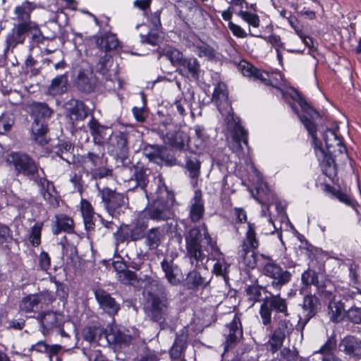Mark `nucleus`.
Listing matches in <instances>:
<instances>
[{
  "label": "nucleus",
  "mask_w": 361,
  "mask_h": 361,
  "mask_svg": "<svg viewBox=\"0 0 361 361\" xmlns=\"http://www.w3.org/2000/svg\"><path fill=\"white\" fill-rule=\"evenodd\" d=\"M8 161L11 163L18 173H20L33 180H48L42 169H39L35 161L25 154L12 152Z\"/></svg>",
  "instance_id": "nucleus-7"
},
{
  "label": "nucleus",
  "mask_w": 361,
  "mask_h": 361,
  "mask_svg": "<svg viewBox=\"0 0 361 361\" xmlns=\"http://www.w3.org/2000/svg\"><path fill=\"white\" fill-rule=\"evenodd\" d=\"M315 287L317 294L329 301L336 297L334 294L336 288L330 280H321Z\"/></svg>",
  "instance_id": "nucleus-46"
},
{
  "label": "nucleus",
  "mask_w": 361,
  "mask_h": 361,
  "mask_svg": "<svg viewBox=\"0 0 361 361\" xmlns=\"http://www.w3.org/2000/svg\"><path fill=\"white\" fill-rule=\"evenodd\" d=\"M242 184L247 187L251 195L259 202H269L274 199V193L267 182H247V184L242 182Z\"/></svg>",
  "instance_id": "nucleus-26"
},
{
  "label": "nucleus",
  "mask_w": 361,
  "mask_h": 361,
  "mask_svg": "<svg viewBox=\"0 0 361 361\" xmlns=\"http://www.w3.org/2000/svg\"><path fill=\"white\" fill-rule=\"evenodd\" d=\"M322 189L325 193L330 195L332 197L338 200L340 202L348 206H353L354 201L349 195L346 189L342 190L337 184L331 185L330 184H322Z\"/></svg>",
  "instance_id": "nucleus-34"
},
{
  "label": "nucleus",
  "mask_w": 361,
  "mask_h": 361,
  "mask_svg": "<svg viewBox=\"0 0 361 361\" xmlns=\"http://www.w3.org/2000/svg\"><path fill=\"white\" fill-rule=\"evenodd\" d=\"M32 25L33 26H32L31 28V34L30 35L29 41L30 50L40 44H44V41L49 39L48 37L43 36L41 30L36 23H32Z\"/></svg>",
  "instance_id": "nucleus-55"
},
{
  "label": "nucleus",
  "mask_w": 361,
  "mask_h": 361,
  "mask_svg": "<svg viewBox=\"0 0 361 361\" xmlns=\"http://www.w3.org/2000/svg\"><path fill=\"white\" fill-rule=\"evenodd\" d=\"M161 267L164 273L165 278L171 285L176 286L180 283V280L178 278V275L180 270L172 259L164 258L161 262Z\"/></svg>",
  "instance_id": "nucleus-31"
},
{
  "label": "nucleus",
  "mask_w": 361,
  "mask_h": 361,
  "mask_svg": "<svg viewBox=\"0 0 361 361\" xmlns=\"http://www.w3.org/2000/svg\"><path fill=\"white\" fill-rule=\"evenodd\" d=\"M238 16L252 27H258L259 26L260 20L257 14L241 10L238 12Z\"/></svg>",
  "instance_id": "nucleus-62"
},
{
  "label": "nucleus",
  "mask_w": 361,
  "mask_h": 361,
  "mask_svg": "<svg viewBox=\"0 0 361 361\" xmlns=\"http://www.w3.org/2000/svg\"><path fill=\"white\" fill-rule=\"evenodd\" d=\"M37 319L44 329V334H45V331H48L59 325V314L52 311L39 314Z\"/></svg>",
  "instance_id": "nucleus-41"
},
{
  "label": "nucleus",
  "mask_w": 361,
  "mask_h": 361,
  "mask_svg": "<svg viewBox=\"0 0 361 361\" xmlns=\"http://www.w3.org/2000/svg\"><path fill=\"white\" fill-rule=\"evenodd\" d=\"M185 281L188 288L194 289L199 287H205L209 283L210 279L203 276L196 270H192L188 273Z\"/></svg>",
  "instance_id": "nucleus-45"
},
{
  "label": "nucleus",
  "mask_w": 361,
  "mask_h": 361,
  "mask_svg": "<svg viewBox=\"0 0 361 361\" xmlns=\"http://www.w3.org/2000/svg\"><path fill=\"white\" fill-rule=\"evenodd\" d=\"M36 8L35 5L28 1H25L20 6L14 9V13L18 20L22 22L30 21V13Z\"/></svg>",
  "instance_id": "nucleus-50"
},
{
  "label": "nucleus",
  "mask_w": 361,
  "mask_h": 361,
  "mask_svg": "<svg viewBox=\"0 0 361 361\" xmlns=\"http://www.w3.org/2000/svg\"><path fill=\"white\" fill-rule=\"evenodd\" d=\"M73 230L74 223L71 218L64 214L55 216L54 225L52 228V232L54 235H59L62 231L71 233Z\"/></svg>",
  "instance_id": "nucleus-37"
},
{
  "label": "nucleus",
  "mask_w": 361,
  "mask_h": 361,
  "mask_svg": "<svg viewBox=\"0 0 361 361\" xmlns=\"http://www.w3.org/2000/svg\"><path fill=\"white\" fill-rule=\"evenodd\" d=\"M301 281L302 284L305 286L310 285H314L316 286V285L318 284V282L319 281L317 273L310 269L305 271L302 274Z\"/></svg>",
  "instance_id": "nucleus-60"
},
{
  "label": "nucleus",
  "mask_w": 361,
  "mask_h": 361,
  "mask_svg": "<svg viewBox=\"0 0 361 361\" xmlns=\"http://www.w3.org/2000/svg\"><path fill=\"white\" fill-rule=\"evenodd\" d=\"M271 330V335L267 343V348L272 353L277 352L283 345L286 336L292 334L294 326L289 319L282 316H275L274 323L271 326H266Z\"/></svg>",
  "instance_id": "nucleus-8"
},
{
  "label": "nucleus",
  "mask_w": 361,
  "mask_h": 361,
  "mask_svg": "<svg viewBox=\"0 0 361 361\" xmlns=\"http://www.w3.org/2000/svg\"><path fill=\"white\" fill-rule=\"evenodd\" d=\"M273 311L282 314L285 317L289 316L287 300L281 298L280 294L269 293V295L262 300L259 308V315L264 326H271Z\"/></svg>",
  "instance_id": "nucleus-9"
},
{
  "label": "nucleus",
  "mask_w": 361,
  "mask_h": 361,
  "mask_svg": "<svg viewBox=\"0 0 361 361\" xmlns=\"http://www.w3.org/2000/svg\"><path fill=\"white\" fill-rule=\"evenodd\" d=\"M147 227V224L137 221L133 226L121 225L114 235L118 243L136 241L143 238L144 231Z\"/></svg>",
  "instance_id": "nucleus-20"
},
{
  "label": "nucleus",
  "mask_w": 361,
  "mask_h": 361,
  "mask_svg": "<svg viewBox=\"0 0 361 361\" xmlns=\"http://www.w3.org/2000/svg\"><path fill=\"white\" fill-rule=\"evenodd\" d=\"M144 190L148 200H159L168 199L175 201L173 192H170L163 182H139Z\"/></svg>",
  "instance_id": "nucleus-21"
},
{
  "label": "nucleus",
  "mask_w": 361,
  "mask_h": 361,
  "mask_svg": "<svg viewBox=\"0 0 361 361\" xmlns=\"http://www.w3.org/2000/svg\"><path fill=\"white\" fill-rule=\"evenodd\" d=\"M68 85V73L57 75L47 87V93L51 96L61 95L67 92Z\"/></svg>",
  "instance_id": "nucleus-35"
},
{
  "label": "nucleus",
  "mask_w": 361,
  "mask_h": 361,
  "mask_svg": "<svg viewBox=\"0 0 361 361\" xmlns=\"http://www.w3.org/2000/svg\"><path fill=\"white\" fill-rule=\"evenodd\" d=\"M239 255L242 263L250 269H254L259 266L260 270L262 269V262H264L262 257H267L264 254L257 253L254 250H245L241 248L239 251Z\"/></svg>",
  "instance_id": "nucleus-36"
},
{
  "label": "nucleus",
  "mask_w": 361,
  "mask_h": 361,
  "mask_svg": "<svg viewBox=\"0 0 361 361\" xmlns=\"http://www.w3.org/2000/svg\"><path fill=\"white\" fill-rule=\"evenodd\" d=\"M87 127L94 144L98 147V151H104V144L112 135V129L101 124L93 115L87 122Z\"/></svg>",
  "instance_id": "nucleus-17"
},
{
  "label": "nucleus",
  "mask_w": 361,
  "mask_h": 361,
  "mask_svg": "<svg viewBox=\"0 0 361 361\" xmlns=\"http://www.w3.org/2000/svg\"><path fill=\"white\" fill-rule=\"evenodd\" d=\"M33 22H22L18 23L13 29V33L9 37L8 41L11 45L16 46L18 44H23L27 36L30 37Z\"/></svg>",
  "instance_id": "nucleus-32"
},
{
  "label": "nucleus",
  "mask_w": 361,
  "mask_h": 361,
  "mask_svg": "<svg viewBox=\"0 0 361 361\" xmlns=\"http://www.w3.org/2000/svg\"><path fill=\"white\" fill-rule=\"evenodd\" d=\"M130 170L133 173V176L128 180H145L147 173L149 171L140 163L134 165Z\"/></svg>",
  "instance_id": "nucleus-57"
},
{
  "label": "nucleus",
  "mask_w": 361,
  "mask_h": 361,
  "mask_svg": "<svg viewBox=\"0 0 361 361\" xmlns=\"http://www.w3.org/2000/svg\"><path fill=\"white\" fill-rule=\"evenodd\" d=\"M241 71L243 75L252 78L254 80H259L267 85L279 89L281 84V75L279 73L269 74L267 72L257 68L251 63L245 62L241 65Z\"/></svg>",
  "instance_id": "nucleus-14"
},
{
  "label": "nucleus",
  "mask_w": 361,
  "mask_h": 361,
  "mask_svg": "<svg viewBox=\"0 0 361 361\" xmlns=\"http://www.w3.org/2000/svg\"><path fill=\"white\" fill-rule=\"evenodd\" d=\"M117 279L121 283L125 285H134L138 281L137 274L134 271L127 269L119 273V275L117 276Z\"/></svg>",
  "instance_id": "nucleus-58"
},
{
  "label": "nucleus",
  "mask_w": 361,
  "mask_h": 361,
  "mask_svg": "<svg viewBox=\"0 0 361 361\" xmlns=\"http://www.w3.org/2000/svg\"><path fill=\"white\" fill-rule=\"evenodd\" d=\"M344 305L341 300L334 298L329 301L328 315L332 322H338L343 318Z\"/></svg>",
  "instance_id": "nucleus-44"
},
{
  "label": "nucleus",
  "mask_w": 361,
  "mask_h": 361,
  "mask_svg": "<svg viewBox=\"0 0 361 361\" xmlns=\"http://www.w3.org/2000/svg\"><path fill=\"white\" fill-rule=\"evenodd\" d=\"M112 65L113 58L111 54L106 52L103 54L101 53L95 68L98 73L105 76L108 73L109 68Z\"/></svg>",
  "instance_id": "nucleus-53"
},
{
  "label": "nucleus",
  "mask_w": 361,
  "mask_h": 361,
  "mask_svg": "<svg viewBox=\"0 0 361 361\" xmlns=\"http://www.w3.org/2000/svg\"><path fill=\"white\" fill-rule=\"evenodd\" d=\"M142 154L160 166H173L178 164L174 154L161 145L145 144L141 149Z\"/></svg>",
  "instance_id": "nucleus-12"
},
{
  "label": "nucleus",
  "mask_w": 361,
  "mask_h": 361,
  "mask_svg": "<svg viewBox=\"0 0 361 361\" xmlns=\"http://www.w3.org/2000/svg\"><path fill=\"white\" fill-rule=\"evenodd\" d=\"M227 130L231 132L232 141L229 145L232 152L241 159L245 158V152L242 143L247 147V153L250 147L248 146V133L240 123V118L235 116L233 113L228 111L225 118Z\"/></svg>",
  "instance_id": "nucleus-4"
},
{
  "label": "nucleus",
  "mask_w": 361,
  "mask_h": 361,
  "mask_svg": "<svg viewBox=\"0 0 361 361\" xmlns=\"http://www.w3.org/2000/svg\"><path fill=\"white\" fill-rule=\"evenodd\" d=\"M30 116L33 121L31 131L33 139L40 145L47 143L49 121L54 111L45 102H33L30 104Z\"/></svg>",
  "instance_id": "nucleus-3"
},
{
  "label": "nucleus",
  "mask_w": 361,
  "mask_h": 361,
  "mask_svg": "<svg viewBox=\"0 0 361 361\" xmlns=\"http://www.w3.org/2000/svg\"><path fill=\"white\" fill-rule=\"evenodd\" d=\"M245 293L251 305L261 301L262 292L267 293L266 287H263L258 284L248 285L245 288Z\"/></svg>",
  "instance_id": "nucleus-51"
},
{
  "label": "nucleus",
  "mask_w": 361,
  "mask_h": 361,
  "mask_svg": "<svg viewBox=\"0 0 361 361\" xmlns=\"http://www.w3.org/2000/svg\"><path fill=\"white\" fill-rule=\"evenodd\" d=\"M86 163H90V174L92 179L114 178V167L109 162L104 151L98 152L90 151L82 156Z\"/></svg>",
  "instance_id": "nucleus-6"
},
{
  "label": "nucleus",
  "mask_w": 361,
  "mask_h": 361,
  "mask_svg": "<svg viewBox=\"0 0 361 361\" xmlns=\"http://www.w3.org/2000/svg\"><path fill=\"white\" fill-rule=\"evenodd\" d=\"M186 338L177 337L170 350V356L173 360L181 358L186 348Z\"/></svg>",
  "instance_id": "nucleus-54"
},
{
  "label": "nucleus",
  "mask_w": 361,
  "mask_h": 361,
  "mask_svg": "<svg viewBox=\"0 0 361 361\" xmlns=\"http://www.w3.org/2000/svg\"><path fill=\"white\" fill-rule=\"evenodd\" d=\"M106 339L114 343L128 344L131 341L132 336L124 329L113 327L110 332L106 334Z\"/></svg>",
  "instance_id": "nucleus-42"
},
{
  "label": "nucleus",
  "mask_w": 361,
  "mask_h": 361,
  "mask_svg": "<svg viewBox=\"0 0 361 361\" xmlns=\"http://www.w3.org/2000/svg\"><path fill=\"white\" fill-rule=\"evenodd\" d=\"M166 58L171 61V64L176 68L183 61L185 56L177 49H169L166 51Z\"/></svg>",
  "instance_id": "nucleus-56"
},
{
  "label": "nucleus",
  "mask_w": 361,
  "mask_h": 361,
  "mask_svg": "<svg viewBox=\"0 0 361 361\" xmlns=\"http://www.w3.org/2000/svg\"><path fill=\"white\" fill-rule=\"evenodd\" d=\"M186 245V257L192 265L197 267L204 263L206 255L203 252L201 245V232L199 228L194 227L189 230L185 235Z\"/></svg>",
  "instance_id": "nucleus-11"
},
{
  "label": "nucleus",
  "mask_w": 361,
  "mask_h": 361,
  "mask_svg": "<svg viewBox=\"0 0 361 361\" xmlns=\"http://www.w3.org/2000/svg\"><path fill=\"white\" fill-rule=\"evenodd\" d=\"M191 39H188L187 46L200 57L206 58L207 60H213L216 57V51L214 47L202 41L200 38L192 34L188 36Z\"/></svg>",
  "instance_id": "nucleus-23"
},
{
  "label": "nucleus",
  "mask_w": 361,
  "mask_h": 361,
  "mask_svg": "<svg viewBox=\"0 0 361 361\" xmlns=\"http://www.w3.org/2000/svg\"><path fill=\"white\" fill-rule=\"evenodd\" d=\"M82 334L84 340L90 343H98L103 337L106 339V336L101 327L95 326L85 327Z\"/></svg>",
  "instance_id": "nucleus-49"
},
{
  "label": "nucleus",
  "mask_w": 361,
  "mask_h": 361,
  "mask_svg": "<svg viewBox=\"0 0 361 361\" xmlns=\"http://www.w3.org/2000/svg\"><path fill=\"white\" fill-rule=\"evenodd\" d=\"M65 114L69 118L72 128L78 121H84L89 115V108L83 101L71 98L64 104Z\"/></svg>",
  "instance_id": "nucleus-16"
},
{
  "label": "nucleus",
  "mask_w": 361,
  "mask_h": 361,
  "mask_svg": "<svg viewBox=\"0 0 361 361\" xmlns=\"http://www.w3.org/2000/svg\"><path fill=\"white\" fill-rule=\"evenodd\" d=\"M37 184L44 200L54 207H58V194L53 182H37Z\"/></svg>",
  "instance_id": "nucleus-39"
},
{
  "label": "nucleus",
  "mask_w": 361,
  "mask_h": 361,
  "mask_svg": "<svg viewBox=\"0 0 361 361\" xmlns=\"http://www.w3.org/2000/svg\"><path fill=\"white\" fill-rule=\"evenodd\" d=\"M96 45L99 51L109 53L116 49L119 45V41L115 34L106 32L100 36L96 37Z\"/></svg>",
  "instance_id": "nucleus-33"
},
{
  "label": "nucleus",
  "mask_w": 361,
  "mask_h": 361,
  "mask_svg": "<svg viewBox=\"0 0 361 361\" xmlns=\"http://www.w3.org/2000/svg\"><path fill=\"white\" fill-rule=\"evenodd\" d=\"M341 346L343 348V350L348 355H353L357 357H361V341L353 336L345 338Z\"/></svg>",
  "instance_id": "nucleus-43"
},
{
  "label": "nucleus",
  "mask_w": 361,
  "mask_h": 361,
  "mask_svg": "<svg viewBox=\"0 0 361 361\" xmlns=\"http://www.w3.org/2000/svg\"><path fill=\"white\" fill-rule=\"evenodd\" d=\"M243 326L240 317L235 314L231 322L227 324L223 331L225 338V351L234 347L243 338Z\"/></svg>",
  "instance_id": "nucleus-18"
},
{
  "label": "nucleus",
  "mask_w": 361,
  "mask_h": 361,
  "mask_svg": "<svg viewBox=\"0 0 361 361\" xmlns=\"http://www.w3.org/2000/svg\"><path fill=\"white\" fill-rule=\"evenodd\" d=\"M204 212L202 193L200 190H196L194 197L190 201L189 217L193 223L198 222L203 216Z\"/></svg>",
  "instance_id": "nucleus-29"
},
{
  "label": "nucleus",
  "mask_w": 361,
  "mask_h": 361,
  "mask_svg": "<svg viewBox=\"0 0 361 361\" xmlns=\"http://www.w3.org/2000/svg\"><path fill=\"white\" fill-rule=\"evenodd\" d=\"M55 300L51 291L44 290L35 294H29L22 298L20 310L25 313L37 312Z\"/></svg>",
  "instance_id": "nucleus-13"
},
{
  "label": "nucleus",
  "mask_w": 361,
  "mask_h": 361,
  "mask_svg": "<svg viewBox=\"0 0 361 361\" xmlns=\"http://www.w3.org/2000/svg\"><path fill=\"white\" fill-rule=\"evenodd\" d=\"M157 131L166 144L179 149L183 148L187 135L170 115L162 118Z\"/></svg>",
  "instance_id": "nucleus-5"
},
{
  "label": "nucleus",
  "mask_w": 361,
  "mask_h": 361,
  "mask_svg": "<svg viewBox=\"0 0 361 361\" xmlns=\"http://www.w3.org/2000/svg\"><path fill=\"white\" fill-rule=\"evenodd\" d=\"M320 307V302L317 297L314 295H307L305 296L302 303V314L304 318L300 317V321H302L303 326L314 317Z\"/></svg>",
  "instance_id": "nucleus-28"
},
{
  "label": "nucleus",
  "mask_w": 361,
  "mask_h": 361,
  "mask_svg": "<svg viewBox=\"0 0 361 361\" xmlns=\"http://www.w3.org/2000/svg\"><path fill=\"white\" fill-rule=\"evenodd\" d=\"M145 237V243L149 250L157 249L161 243L162 234L159 228H152L148 230Z\"/></svg>",
  "instance_id": "nucleus-48"
},
{
  "label": "nucleus",
  "mask_w": 361,
  "mask_h": 361,
  "mask_svg": "<svg viewBox=\"0 0 361 361\" xmlns=\"http://www.w3.org/2000/svg\"><path fill=\"white\" fill-rule=\"evenodd\" d=\"M337 341L335 336H331L328 338L326 343L320 348L317 352L322 354L324 356L329 355H334L336 350Z\"/></svg>",
  "instance_id": "nucleus-59"
},
{
  "label": "nucleus",
  "mask_w": 361,
  "mask_h": 361,
  "mask_svg": "<svg viewBox=\"0 0 361 361\" xmlns=\"http://www.w3.org/2000/svg\"><path fill=\"white\" fill-rule=\"evenodd\" d=\"M293 99L300 106L302 113L300 114L293 106L292 109L311 136L312 145L322 171L326 177L333 180L336 174V157L338 154L343 158L348 157L347 148L343 139L338 135V126L335 129L326 128L322 133V138L325 143V148H324L322 142L317 137L315 121L319 117V114L298 92L295 93Z\"/></svg>",
  "instance_id": "nucleus-1"
},
{
  "label": "nucleus",
  "mask_w": 361,
  "mask_h": 361,
  "mask_svg": "<svg viewBox=\"0 0 361 361\" xmlns=\"http://www.w3.org/2000/svg\"><path fill=\"white\" fill-rule=\"evenodd\" d=\"M147 285L145 286V291L147 292L149 298L145 307V312L149 319L155 322L163 323L171 313L169 301L165 293V286L159 280L153 279L150 276H145Z\"/></svg>",
  "instance_id": "nucleus-2"
},
{
  "label": "nucleus",
  "mask_w": 361,
  "mask_h": 361,
  "mask_svg": "<svg viewBox=\"0 0 361 361\" xmlns=\"http://www.w3.org/2000/svg\"><path fill=\"white\" fill-rule=\"evenodd\" d=\"M43 226L42 222L36 223L31 229V233L29 237V240L31 244L37 247L41 243V232Z\"/></svg>",
  "instance_id": "nucleus-61"
},
{
  "label": "nucleus",
  "mask_w": 361,
  "mask_h": 361,
  "mask_svg": "<svg viewBox=\"0 0 361 361\" xmlns=\"http://www.w3.org/2000/svg\"><path fill=\"white\" fill-rule=\"evenodd\" d=\"M212 101L222 115L224 111H227L228 109H232L228 102V92L224 84L219 83L215 86L212 94Z\"/></svg>",
  "instance_id": "nucleus-30"
},
{
  "label": "nucleus",
  "mask_w": 361,
  "mask_h": 361,
  "mask_svg": "<svg viewBox=\"0 0 361 361\" xmlns=\"http://www.w3.org/2000/svg\"><path fill=\"white\" fill-rule=\"evenodd\" d=\"M183 77L198 80L202 73L199 61L195 56L185 57L176 70Z\"/></svg>",
  "instance_id": "nucleus-24"
},
{
  "label": "nucleus",
  "mask_w": 361,
  "mask_h": 361,
  "mask_svg": "<svg viewBox=\"0 0 361 361\" xmlns=\"http://www.w3.org/2000/svg\"><path fill=\"white\" fill-rule=\"evenodd\" d=\"M13 123V119L10 116L2 114L0 116V134L4 135L8 132Z\"/></svg>",
  "instance_id": "nucleus-64"
},
{
  "label": "nucleus",
  "mask_w": 361,
  "mask_h": 361,
  "mask_svg": "<svg viewBox=\"0 0 361 361\" xmlns=\"http://www.w3.org/2000/svg\"><path fill=\"white\" fill-rule=\"evenodd\" d=\"M201 162L196 154L190 153L185 157V169L190 178H197L200 175Z\"/></svg>",
  "instance_id": "nucleus-47"
},
{
  "label": "nucleus",
  "mask_w": 361,
  "mask_h": 361,
  "mask_svg": "<svg viewBox=\"0 0 361 361\" xmlns=\"http://www.w3.org/2000/svg\"><path fill=\"white\" fill-rule=\"evenodd\" d=\"M264 262H262V273L272 279L271 286L277 290L288 283L291 280L292 274L283 269L279 264H276L271 257H262Z\"/></svg>",
  "instance_id": "nucleus-10"
},
{
  "label": "nucleus",
  "mask_w": 361,
  "mask_h": 361,
  "mask_svg": "<svg viewBox=\"0 0 361 361\" xmlns=\"http://www.w3.org/2000/svg\"><path fill=\"white\" fill-rule=\"evenodd\" d=\"M129 133L127 131L112 132V135L109 138V147L111 148V154L115 157L117 161L122 164H125L128 158Z\"/></svg>",
  "instance_id": "nucleus-15"
},
{
  "label": "nucleus",
  "mask_w": 361,
  "mask_h": 361,
  "mask_svg": "<svg viewBox=\"0 0 361 361\" xmlns=\"http://www.w3.org/2000/svg\"><path fill=\"white\" fill-rule=\"evenodd\" d=\"M94 296L99 307L106 314L114 316L120 310V304L106 290L97 289L94 291Z\"/></svg>",
  "instance_id": "nucleus-25"
},
{
  "label": "nucleus",
  "mask_w": 361,
  "mask_h": 361,
  "mask_svg": "<svg viewBox=\"0 0 361 361\" xmlns=\"http://www.w3.org/2000/svg\"><path fill=\"white\" fill-rule=\"evenodd\" d=\"M152 202V205L145 211L149 219L160 221H166L172 216L173 213L171 209V205L174 202H171L170 200H168V199L154 200Z\"/></svg>",
  "instance_id": "nucleus-22"
},
{
  "label": "nucleus",
  "mask_w": 361,
  "mask_h": 361,
  "mask_svg": "<svg viewBox=\"0 0 361 361\" xmlns=\"http://www.w3.org/2000/svg\"><path fill=\"white\" fill-rule=\"evenodd\" d=\"M73 148L74 147L70 142L59 140V144L54 148L52 153L70 164L73 160L72 155Z\"/></svg>",
  "instance_id": "nucleus-40"
},
{
  "label": "nucleus",
  "mask_w": 361,
  "mask_h": 361,
  "mask_svg": "<svg viewBox=\"0 0 361 361\" xmlns=\"http://www.w3.org/2000/svg\"><path fill=\"white\" fill-rule=\"evenodd\" d=\"M163 40L162 32L160 29L152 28L147 35L140 34V42L152 46H157Z\"/></svg>",
  "instance_id": "nucleus-52"
},
{
  "label": "nucleus",
  "mask_w": 361,
  "mask_h": 361,
  "mask_svg": "<svg viewBox=\"0 0 361 361\" xmlns=\"http://www.w3.org/2000/svg\"><path fill=\"white\" fill-rule=\"evenodd\" d=\"M259 246V240L257 237L255 224L248 222L245 238L241 243V248L245 250H257Z\"/></svg>",
  "instance_id": "nucleus-38"
},
{
  "label": "nucleus",
  "mask_w": 361,
  "mask_h": 361,
  "mask_svg": "<svg viewBox=\"0 0 361 361\" xmlns=\"http://www.w3.org/2000/svg\"><path fill=\"white\" fill-rule=\"evenodd\" d=\"M142 99L143 105L141 107L133 106L132 109V113L135 119L137 122L143 123L146 120L145 112H146V99L143 94H142Z\"/></svg>",
  "instance_id": "nucleus-63"
},
{
  "label": "nucleus",
  "mask_w": 361,
  "mask_h": 361,
  "mask_svg": "<svg viewBox=\"0 0 361 361\" xmlns=\"http://www.w3.org/2000/svg\"><path fill=\"white\" fill-rule=\"evenodd\" d=\"M96 85V78L90 68H82L78 71L75 85L80 92L91 93L94 90Z\"/></svg>",
  "instance_id": "nucleus-27"
},
{
  "label": "nucleus",
  "mask_w": 361,
  "mask_h": 361,
  "mask_svg": "<svg viewBox=\"0 0 361 361\" xmlns=\"http://www.w3.org/2000/svg\"><path fill=\"white\" fill-rule=\"evenodd\" d=\"M101 192L108 213L112 216L119 214L121 208L126 204V199L123 194L108 188L102 189Z\"/></svg>",
  "instance_id": "nucleus-19"
}]
</instances>
